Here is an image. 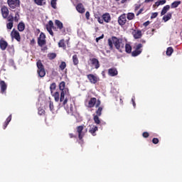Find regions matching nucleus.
Wrapping results in <instances>:
<instances>
[{"label":"nucleus","mask_w":182,"mask_h":182,"mask_svg":"<svg viewBox=\"0 0 182 182\" xmlns=\"http://www.w3.org/2000/svg\"><path fill=\"white\" fill-rule=\"evenodd\" d=\"M108 45L112 48L113 45L119 50V52H124V43L123 40L121 38H117V37H112V39L108 40Z\"/></svg>","instance_id":"f257e3e1"},{"label":"nucleus","mask_w":182,"mask_h":182,"mask_svg":"<svg viewBox=\"0 0 182 182\" xmlns=\"http://www.w3.org/2000/svg\"><path fill=\"white\" fill-rule=\"evenodd\" d=\"M66 83L63 81L59 84V89L61 91L60 102H63V106H65L66 103H68V98H65V96H69V89L65 87Z\"/></svg>","instance_id":"f03ea898"},{"label":"nucleus","mask_w":182,"mask_h":182,"mask_svg":"<svg viewBox=\"0 0 182 182\" xmlns=\"http://www.w3.org/2000/svg\"><path fill=\"white\" fill-rule=\"evenodd\" d=\"M37 68H38V74L40 77H44L45 75H46V72L45 71V68H43V65L41 60L37 62Z\"/></svg>","instance_id":"7ed1b4c3"},{"label":"nucleus","mask_w":182,"mask_h":182,"mask_svg":"<svg viewBox=\"0 0 182 182\" xmlns=\"http://www.w3.org/2000/svg\"><path fill=\"white\" fill-rule=\"evenodd\" d=\"M141 48H143V44H136L134 47V49L135 50L132 53V56H139V55H140V53H141V52L143 51Z\"/></svg>","instance_id":"20e7f679"},{"label":"nucleus","mask_w":182,"mask_h":182,"mask_svg":"<svg viewBox=\"0 0 182 182\" xmlns=\"http://www.w3.org/2000/svg\"><path fill=\"white\" fill-rule=\"evenodd\" d=\"M8 4L10 8L15 9L19 6L21 1L19 0H8Z\"/></svg>","instance_id":"39448f33"},{"label":"nucleus","mask_w":182,"mask_h":182,"mask_svg":"<svg viewBox=\"0 0 182 182\" xmlns=\"http://www.w3.org/2000/svg\"><path fill=\"white\" fill-rule=\"evenodd\" d=\"M87 79L88 80H90V83H92L93 85H95V83H97V82H99V77L93 74L88 75Z\"/></svg>","instance_id":"423d86ee"},{"label":"nucleus","mask_w":182,"mask_h":182,"mask_svg":"<svg viewBox=\"0 0 182 182\" xmlns=\"http://www.w3.org/2000/svg\"><path fill=\"white\" fill-rule=\"evenodd\" d=\"M46 38V36H45V33H41L40 36L38 38V43L39 46H43L45 43H46V41L45 40Z\"/></svg>","instance_id":"0eeeda50"},{"label":"nucleus","mask_w":182,"mask_h":182,"mask_svg":"<svg viewBox=\"0 0 182 182\" xmlns=\"http://www.w3.org/2000/svg\"><path fill=\"white\" fill-rule=\"evenodd\" d=\"M11 38L16 39L18 42H21V35L19 34V32H18V31L13 29L11 33Z\"/></svg>","instance_id":"6e6552de"},{"label":"nucleus","mask_w":182,"mask_h":182,"mask_svg":"<svg viewBox=\"0 0 182 182\" xmlns=\"http://www.w3.org/2000/svg\"><path fill=\"white\" fill-rule=\"evenodd\" d=\"M91 62V65L92 68H95V69H99L100 68V64H99V60L97 58H91L90 59Z\"/></svg>","instance_id":"1a4fd4ad"},{"label":"nucleus","mask_w":182,"mask_h":182,"mask_svg":"<svg viewBox=\"0 0 182 182\" xmlns=\"http://www.w3.org/2000/svg\"><path fill=\"white\" fill-rule=\"evenodd\" d=\"M83 125L79 126L77 127V132L78 133V137L80 140H82L83 139V136H85V133L83 132Z\"/></svg>","instance_id":"9d476101"},{"label":"nucleus","mask_w":182,"mask_h":182,"mask_svg":"<svg viewBox=\"0 0 182 182\" xmlns=\"http://www.w3.org/2000/svg\"><path fill=\"white\" fill-rule=\"evenodd\" d=\"M53 28V21H50L46 25V29L48 32L51 35V36H53V31L52 29Z\"/></svg>","instance_id":"9b49d317"},{"label":"nucleus","mask_w":182,"mask_h":182,"mask_svg":"<svg viewBox=\"0 0 182 182\" xmlns=\"http://www.w3.org/2000/svg\"><path fill=\"white\" fill-rule=\"evenodd\" d=\"M127 22V19L126 18V14H122L119 17L118 23L119 25L123 26L124 23Z\"/></svg>","instance_id":"f8f14e48"},{"label":"nucleus","mask_w":182,"mask_h":182,"mask_svg":"<svg viewBox=\"0 0 182 182\" xmlns=\"http://www.w3.org/2000/svg\"><path fill=\"white\" fill-rule=\"evenodd\" d=\"M1 14L3 18H8V15H9V10H8V8L4 6L1 8Z\"/></svg>","instance_id":"ddd939ff"},{"label":"nucleus","mask_w":182,"mask_h":182,"mask_svg":"<svg viewBox=\"0 0 182 182\" xmlns=\"http://www.w3.org/2000/svg\"><path fill=\"white\" fill-rule=\"evenodd\" d=\"M76 10L77 11V12H79V14H85V7L83 6V4H78L76 6Z\"/></svg>","instance_id":"4468645a"},{"label":"nucleus","mask_w":182,"mask_h":182,"mask_svg":"<svg viewBox=\"0 0 182 182\" xmlns=\"http://www.w3.org/2000/svg\"><path fill=\"white\" fill-rule=\"evenodd\" d=\"M132 35L135 39H140L141 38V31L134 30Z\"/></svg>","instance_id":"2eb2a0df"},{"label":"nucleus","mask_w":182,"mask_h":182,"mask_svg":"<svg viewBox=\"0 0 182 182\" xmlns=\"http://www.w3.org/2000/svg\"><path fill=\"white\" fill-rule=\"evenodd\" d=\"M8 48V43L4 40H0V48L1 50H5Z\"/></svg>","instance_id":"dca6fc26"},{"label":"nucleus","mask_w":182,"mask_h":182,"mask_svg":"<svg viewBox=\"0 0 182 182\" xmlns=\"http://www.w3.org/2000/svg\"><path fill=\"white\" fill-rule=\"evenodd\" d=\"M7 87L8 85H6V83L5 82V81L4 80L0 81V87H1V93H5V91L6 90Z\"/></svg>","instance_id":"f3484780"},{"label":"nucleus","mask_w":182,"mask_h":182,"mask_svg":"<svg viewBox=\"0 0 182 182\" xmlns=\"http://www.w3.org/2000/svg\"><path fill=\"white\" fill-rule=\"evenodd\" d=\"M97 130H98L97 127L95 125H91L89 129V132L91 134H92V136H95L96 132H97Z\"/></svg>","instance_id":"a211bd4d"},{"label":"nucleus","mask_w":182,"mask_h":182,"mask_svg":"<svg viewBox=\"0 0 182 182\" xmlns=\"http://www.w3.org/2000/svg\"><path fill=\"white\" fill-rule=\"evenodd\" d=\"M109 76H117V70L116 68H110L108 70Z\"/></svg>","instance_id":"6ab92c4d"},{"label":"nucleus","mask_w":182,"mask_h":182,"mask_svg":"<svg viewBox=\"0 0 182 182\" xmlns=\"http://www.w3.org/2000/svg\"><path fill=\"white\" fill-rule=\"evenodd\" d=\"M170 9V5H166L165 6L161 12V16H163V15H166V14H167V11Z\"/></svg>","instance_id":"aec40b11"},{"label":"nucleus","mask_w":182,"mask_h":182,"mask_svg":"<svg viewBox=\"0 0 182 182\" xmlns=\"http://www.w3.org/2000/svg\"><path fill=\"white\" fill-rule=\"evenodd\" d=\"M102 19L105 21V22L108 23V22H110V14H105L102 15Z\"/></svg>","instance_id":"412c9836"},{"label":"nucleus","mask_w":182,"mask_h":182,"mask_svg":"<svg viewBox=\"0 0 182 182\" xmlns=\"http://www.w3.org/2000/svg\"><path fill=\"white\" fill-rule=\"evenodd\" d=\"M96 98H91L88 102V107H94L95 105H96Z\"/></svg>","instance_id":"4be33fe9"},{"label":"nucleus","mask_w":182,"mask_h":182,"mask_svg":"<svg viewBox=\"0 0 182 182\" xmlns=\"http://www.w3.org/2000/svg\"><path fill=\"white\" fill-rule=\"evenodd\" d=\"M124 52H127V53H132V46H130V44L124 45Z\"/></svg>","instance_id":"5701e85b"},{"label":"nucleus","mask_w":182,"mask_h":182,"mask_svg":"<svg viewBox=\"0 0 182 182\" xmlns=\"http://www.w3.org/2000/svg\"><path fill=\"white\" fill-rule=\"evenodd\" d=\"M55 24L58 26V29H63V23L59 20H55Z\"/></svg>","instance_id":"b1692460"},{"label":"nucleus","mask_w":182,"mask_h":182,"mask_svg":"<svg viewBox=\"0 0 182 182\" xmlns=\"http://www.w3.org/2000/svg\"><path fill=\"white\" fill-rule=\"evenodd\" d=\"M18 29L20 32H23V31H25V23H19L18 25Z\"/></svg>","instance_id":"393cba45"},{"label":"nucleus","mask_w":182,"mask_h":182,"mask_svg":"<svg viewBox=\"0 0 182 182\" xmlns=\"http://www.w3.org/2000/svg\"><path fill=\"white\" fill-rule=\"evenodd\" d=\"M170 19H171V13H168L163 17V21H164V22H167V21H170Z\"/></svg>","instance_id":"a878e982"},{"label":"nucleus","mask_w":182,"mask_h":182,"mask_svg":"<svg viewBox=\"0 0 182 182\" xmlns=\"http://www.w3.org/2000/svg\"><path fill=\"white\" fill-rule=\"evenodd\" d=\"M73 64H74L75 65L79 64V59L77 58V55H74L73 56Z\"/></svg>","instance_id":"bb28decb"},{"label":"nucleus","mask_w":182,"mask_h":182,"mask_svg":"<svg viewBox=\"0 0 182 182\" xmlns=\"http://www.w3.org/2000/svg\"><path fill=\"white\" fill-rule=\"evenodd\" d=\"M58 46L59 48H63V49H65V48H66V45L65 44V40H60L58 43Z\"/></svg>","instance_id":"cd10ccee"},{"label":"nucleus","mask_w":182,"mask_h":182,"mask_svg":"<svg viewBox=\"0 0 182 182\" xmlns=\"http://www.w3.org/2000/svg\"><path fill=\"white\" fill-rule=\"evenodd\" d=\"M34 1L37 5L40 6L45 5V4H46L45 0H34Z\"/></svg>","instance_id":"c85d7f7f"},{"label":"nucleus","mask_w":182,"mask_h":182,"mask_svg":"<svg viewBox=\"0 0 182 182\" xmlns=\"http://www.w3.org/2000/svg\"><path fill=\"white\" fill-rule=\"evenodd\" d=\"M180 4H181V1H174L171 4V8H177V6H178V5H180Z\"/></svg>","instance_id":"c756f323"},{"label":"nucleus","mask_w":182,"mask_h":182,"mask_svg":"<svg viewBox=\"0 0 182 182\" xmlns=\"http://www.w3.org/2000/svg\"><path fill=\"white\" fill-rule=\"evenodd\" d=\"M173 48L168 47L166 50L167 56H171V53H173Z\"/></svg>","instance_id":"7c9ffc66"},{"label":"nucleus","mask_w":182,"mask_h":182,"mask_svg":"<svg viewBox=\"0 0 182 182\" xmlns=\"http://www.w3.org/2000/svg\"><path fill=\"white\" fill-rule=\"evenodd\" d=\"M50 92H51V95H53V90H55V89H56V83L53 82L50 85Z\"/></svg>","instance_id":"2f4dec72"},{"label":"nucleus","mask_w":182,"mask_h":182,"mask_svg":"<svg viewBox=\"0 0 182 182\" xmlns=\"http://www.w3.org/2000/svg\"><path fill=\"white\" fill-rule=\"evenodd\" d=\"M11 120H12V115H10L7 119H6V124L4 127V129H6V127L8 126V124H9V122H11Z\"/></svg>","instance_id":"473e14b6"},{"label":"nucleus","mask_w":182,"mask_h":182,"mask_svg":"<svg viewBox=\"0 0 182 182\" xmlns=\"http://www.w3.org/2000/svg\"><path fill=\"white\" fill-rule=\"evenodd\" d=\"M94 121L96 124H100V119H99L98 115H94Z\"/></svg>","instance_id":"72a5a7b5"},{"label":"nucleus","mask_w":182,"mask_h":182,"mask_svg":"<svg viewBox=\"0 0 182 182\" xmlns=\"http://www.w3.org/2000/svg\"><path fill=\"white\" fill-rule=\"evenodd\" d=\"M127 19H129V21H132V19L134 18V14L133 13H129L127 16Z\"/></svg>","instance_id":"f704fd0d"},{"label":"nucleus","mask_w":182,"mask_h":182,"mask_svg":"<svg viewBox=\"0 0 182 182\" xmlns=\"http://www.w3.org/2000/svg\"><path fill=\"white\" fill-rule=\"evenodd\" d=\"M52 95L53 96V97L56 102H58L59 100V92H55L54 94H52Z\"/></svg>","instance_id":"c9c22d12"},{"label":"nucleus","mask_w":182,"mask_h":182,"mask_svg":"<svg viewBox=\"0 0 182 182\" xmlns=\"http://www.w3.org/2000/svg\"><path fill=\"white\" fill-rule=\"evenodd\" d=\"M59 68L61 70H64L65 68H66V63L63 61L60 65Z\"/></svg>","instance_id":"e433bc0d"},{"label":"nucleus","mask_w":182,"mask_h":182,"mask_svg":"<svg viewBox=\"0 0 182 182\" xmlns=\"http://www.w3.org/2000/svg\"><path fill=\"white\" fill-rule=\"evenodd\" d=\"M7 29H12L14 28V22H9L6 24Z\"/></svg>","instance_id":"4c0bfd02"},{"label":"nucleus","mask_w":182,"mask_h":182,"mask_svg":"<svg viewBox=\"0 0 182 182\" xmlns=\"http://www.w3.org/2000/svg\"><path fill=\"white\" fill-rule=\"evenodd\" d=\"M102 110H103V108H102V107H100L96 112L97 116H102Z\"/></svg>","instance_id":"58836bf2"},{"label":"nucleus","mask_w":182,"mask_h":182,"mask_svg":"<svg viewBox=\"0 0 182 182\" xmlns=\"http://www.w3.org/2000/svg\"><path fill=\"white\" fill-rule=\"evenodd\" d=\"M49 107H50V112H54L55 111V108H54V106H53V102H52L51 101H50Z\"/></svg>","instance_id":"ea45409f"},{"label":"nucleus","mask_w":182,"mask_h":182,"mask_svg":"<svg viewBox=\"0 0 182 182\" xmlns=\"http://www.w3.org/2000/svg\"><path fill=\"white\" fill-rule=\"evenodd\" d=\"M51 6L53 9H56V0H51Z\"/></svg>","instance_id":"a19ab883"},{"label":"nucleus","mask_w":182,"mask_h":182,"mask_svg":"<svg viewBox=\"0 0 182 182\" xmlns=\"http://www.w3.org/2000/svg\"><path fill=\"white\" fill-rule=\"evenodd\" d=\"M7 20L9 22H14V16H9Z\"/></svg>","instance_id":"79ce46f5"},{"label":"nucleus","mask_w":182,"mask_h":182,"mask_svg":"<svg viewBox=\"0 0 182 182\" xmlns=\"http://www.w3.org/2000/svg\"><path fill=\"white\" fill-rule=\"evenodd\" d=\"M157 15H159V13H153L151 16V19H154V18H157Z\"/></svg>","instance_id":"37998d69"},{"label":"nucleus","mask_w":182,"mask_h":182,"mask_svg":"<svg viewBox=\"0 0 182 182\" xmlns=\"http://www.w3.org/2000/svg\"><path fill=\"white\" fill-rule=\"evenodd\" d=\"M50 59H55V58H56V54L55 53H51L48 55Z\"/></svg>","instance_id":"c03bdc74"},{"label":"nucleus","mask_w":182,"mask_h":182,"mask_svg":"<svg viewBox=\"0 0 182 182\" xmlns=\"http://www.w3.org/2000/svg\"><path fill=\"white\" fill-rule=\"evenodd\" d=\"M14 21H15V22H18V21H19V14H16V15L14 16Z\"/></svg>","instance_id":"a18cd8bd"},{"label":"nucleus","mask_w":182,"mask_h":182,"mask_svg":"<svg viewBox=\"0 0 182 182\" xmlns=\"http://www.w3.org/2000/svg\"><path fill=\"white\" fill-rule=\"evenodd\" d=\"M152 143H154V144H157V143H159V139L157 138H154L152 139Z\"/></svg>","instance_id":"49530a36"},{"label":"nucleus","mask_w":182,"mask_h":182,"mask_svg":"<svg viewBox=\"0 0 182 182\" xmlns=\"http://www.w3.org/2000/svg\"><path fill=\"white\" fill-rule=\"evenodd\" d=\"M104 37H105V35L102 34L101 36L97 38L96 42H99V41H100V39H103Z\"/></svg>","instance_id":"de8ad7c7"},{"label":"nucleus","mask_w":182,"mask_h":182,"mask_svg":"<svg viewBox=\"0 0 182 182\" xmlns=\"http://www.w3.org/2000/svg\"><path fill=\"white\" fill-rule=\"evenodd\" d=\"M90 17V13H89V11H87L85 13V18L88 20Z\"/></svg>","instance_id":"09e8293b"},{"label":"nucleus","mask_w":182,"mask_h":182,"mask_svg":"<svg viewBox=\"0 0 182 182\" xmlns=\"http://www.w3.org/2000/svg\"><path fill=\"white\" fill-rule=\"evenodd\" d=\"M159 5H164L166 4V0H159Z\"/></svg>","instance_id":"8fccbe9b"},{"label":"nucleus","mask_w":182,"mask_h":182,"mask_svg":"<svg viewBox=\"0 0 182 182\" xmlns=\"http://www.w3.org/2000/svg\"><path fill=\"white\" fill-rule=\"evenodd\" d=\"M134 99H135L134 97H132V104H133L134 107H136V102H134Z\"/></svg>","instance_id":"3c124183"},{"label":"nucleus","mask_w":182,"mask_h":182,"mask_svg":"<svg viewBox=\"0 0 182 182\" xmlns=\"http://www.w3.org/2000/svg\"><path fill=\"white\" fill-rule=\"evenodd\" d=\"M97 21H98V22H99V23H103V18H97Z\"/></svg>","instance_id":"603ef678"},{"label":"nucleus","mask_w":182,"mask_h":182,"mask_svg":"<svg viewBox=\"0 0 182 182\" xmlns=\"http://www.w3.org/2000/svg\"><path fill=\"white\" fill-rule=\"evenodd\" d=\"M143 137H148L149 136V134L148 132H144L143 134H142Z\"/></svg>","instance_id":"864d4df0"},{"label":"nucleus","mask_w":182,"mask_h":182,"mask_svg":"<svg viewBox=\"0 0 182 182\" xmlns=\"http://www.w3.org/2000/svg\"><path fill=\"white\" fill-rule=\"evenodd\" d=\"M100 106V100H98L95 105V107H99Z\"/></svg>","instance_id":"5fc2aeb1"},{"label":"nucleus","mask_w":182,"mask_h":182,"mask_svg":"<svg viewBox=\"0 0 182 182\" xmlns=\"http://www.w3.org/2000/svg\"><path fill=\"white\" fill-rule=\"evenodd\" d=\"M141 12H143V9H141L138 13L136 14V16H139L140 15V14H141Z\"/></svg>","instance_id":"6e6d98bb"},{"label":"nucleus","mask_w":182,"mask_h":182,"mask_svg":"<svg viewBox=\"0 0 182 182\" xmlns=\"http://www.w3.org/2000/svg\"><path fill=\"white\" fill-rule=\"evenodd\" d=\"M43 113H45V110L43 109H41L38 111V114H43Z\"/></svg>","instance_id":"4d7b16f0"},{"label":"nucleus","mask_w":182,"mask_h":182,"mask_svg":"<svg viewBox=\"0 0 182 182\" xmlns=\"http://www.w3.org/2000/svg\"><path fill=\"white\" fill-rule=\"evenodd\" d=\"M155 6H160V1H156V3H155V5H154Z\"/></svg>","instance_id":"13d9d810"},{"label":"nucleus","mask_w":182,"mask_h":182,"mask_svg":"<svg viewBox=\"0 0 182 182\" xmlns=\"http://www.w3.org/2000/svg\"><path fill=\"white\" fill-rule=\"evenodd\" d=\"M149 23H150L149 21L145 22V23H144V26H148Z\"/></svg>","instance_id":"bf43d9fd"},{"label":"nucleus","mask_w":182,"mask_h":182,"mask_svg":"<svg viewBox=\"0 0 182 182\" xmlns=\"http://www.w3.org/2000/svg\"><path fill=\"white\" fill-rule=\"evenodd\" d=\"M9 50V52H11L12 53H14V48H10Z\"/></svg>","instance_id":"052dcab7"},{"label":"nucleus","mask_w":182,"mask_h":182,"mask_svg":"<svg viewBox=\"0 0 182 182\" xmlns=\"http://www.w3.org/2000/svg\"><path fill=\"white\" fill-rule=\"evenodd\" d=\"M70 112H72L73 110V107H72V105H70Z\"/></svg>","instance_id":"680f3d73"},{"label":"nucleus","mask_w":182,"mask_h":182,"mask_svg":"<svg viewBox=\"0 0 182 182\" xmlns=\"http://www.w3.org/2000/svg\"><path fill=\"white\" fill-rule=\"evenodd\" d=\"M153 0H145V2H152Z\"/></svg>","instance_id":"e2e57ef3"},{"label":"nucleus","mask_w":182,"mask_h":182,"mask_svg":"<svg viewBox=\"0 0 182 182\" xmlns=\"http://www.w3.org/2000/svg\"><path fill=\"white\" fill-rule=\"evenodd\" d=\"M69 136H70V139H72V137H73V134H70Z\"/></svg>","instance_id":"0e129e2a"},{"label":"nucleus","mask_w":182,"mask_h":182,"mask_svg":"<svg viewBox=\"0 0 182 182\" xmlns=\"http://www.w3.org/2000/svg\"><path fill=\"white\" fill-rule=\"evenodd\" d=\"M139 6H136L135 7V11H137V9H139Z\"/></svg>","instance_id":"69168bd1"},{"label":"nucleus","mask_w":182,"mask_h":182,"mask_svg":"<svg viewBox=\"0 0 182 182\" xmlns=\"http://www.w3.org/2000/svg\"><path fill=\"white\" fill-rule=\"evenodd\" d=\"M127 0H122V4H124V2H126Z\"/></svg>","instance_id":"338daca9"},{"label":"nucleus","mask_w":182,"mask_h":182,"mask_svg":"<svg viewBox=\"0 0 182 182\" xmlns=\"http://www.w3.org/2000/svg\"><path fill=\"white\" fill-rule=\"evenodd\" d=\"M116 1H119V0H116Z\"/></svg>","instance_id":"774afa93"}]
</instances>
